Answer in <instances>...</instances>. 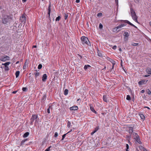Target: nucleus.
<instances>
[{
  "instance_id": "1",
  "label": "nucleus",
  "mask_w": 151,
  "mask_h": 151,
  "mask_svg": "<svg viewBox=\"0 0 151 151\" xmlns=\"http://www.w3.org/2000/svg\"><path fill=\"white\" fill-rule=\"evenodd\" d=\"M38 116L36 114H33L30 119V124L31 125H33V122L35 121V126L36 123L38 122Z\"/></svg>"
},
{
  "instance_id": "2",
  "label": "nucleus",
  "mask_w": 151,
  "mask_h": 151,
  "mask_svg": "<svg viewBox=\"0 0 151 151\" xmlns=\"http://www.w3.org/2000/svg\"><path fill=\"white\" fill-rule=\"evenodd\" d=\"M10 16L6 15L4 16L2 19V22L4 24H6L10 22L12 19Z\"/></svg>"
},
{
  "instance_id": "3",
  "label": "nucleus",
  "mask_w": 151,
  "mask_h": 151,
  "mask_svg": "<svg viewBox=\"0 0 151 151\" xmlns=\"http://www.w3.org/2000/svg\"><path fill=\"white\" fill-rule=\"evenodd\" d=\"M81 40L82 43L83 45H84L85 44L88 45H91V44L89 42L88 38L84 36H82L81 37Z\"/></svg>"
},
{
  "instance_id": "4",
  "label": "nucleus",
  "mask_w": 151,
  "mask_h": 151,
  "mask_svg": "<svg viewBox=\"0 0 151 151\" xmlns=\"http://www.w3.org/2000/svg\"><path fill=\"white\" fill-rule=\"evenodd\" d=\"M19 20L20 22L21 23H23L24 24L25 23L26 17L24 14L22 15V16H21Z\"/></svg>"
},
{
  "instance_id": "5",
  "label": "nucleus",
  "mask_w": 151,
  "mask_h": 151,
  "mask_svg": "<svg viewBox=\"0 0 151 151\" xmlns=\"http://www.w3.org/2000/svg\"><path fill=\"white\" fill-rule=\"evenodd\" d=\"M9 57L6 55H4L0 58V60L3 62H5L6 60H9Z\"/></svg>"
},
{
  "instance_id": "6",
  "label": "nucleus",
  "mask_w": 151,
  "mask_h": 151,
  "mask_svg": "<svg viewBox=\"0 0 151 151\" xmlns=\"http://www.w3.org/2000/svg\"><path fill=\"white\" fill-rule=\"evenodd\" d=\"M120 22H124V23H127L128 24H129V25H130L131 26H132L133 27H135L136 28H137V27L134 25L133 24L131 23L129 21L127 20H120Z\"/></svg>"
},
{
  "instance_id": "7",
  "label": "nucleus",
  "mask_w": 151,
  "mask_h": 151,
  "mask_svg": "<svg viewBox=\"0 0 151 151\" xmlns=\"http://www.w3.org/2000/svg\"><path fill=\"white\" fill-rule=\"evenodd\" d=\"M134 139L139 144H142V142L140 141L139 137V135H137V136L135 137Z\"/></svg>"
},
{
  "instance_id": "8",
  "label": "nucleus",
  "mask_w": 151,
  "mask_h": 151,
  "mask_svg": "<svg viewBox=\"0 0 151 151\" xmlns=\"http://www.w3.org/2000/svg\"><path fill=\"white\" fill-rule=\"evenodd\" d=\"M132 19L136 22H138L137 19V17L136 15V13L135 14H132L131 15Z\"/></svg>"
},
{
  "instance_id": "9",
  "label": "nucleus",
  "mask_w": 151,
  "mask_h": 151,
  "mask_svg": "<svg viewBox=\"0 0 151 151\" xmlns=\"http://www.w3.org/2000/svg\"><path fill=\"white\" fill-rule=\"evenodd\" d=\"M51 12V3L50 2V4L48 7V14L49 15V18H50V13Z\"/></svg>"
},
{
  "instance_id": "10",
  "label": "nucleus",
  "mask_w": 151,
  "mask_h": 151,
  "mask_svg": "<svg viewBox=\"0 0 151 151\" xmlns=\"http://www.w3.org/2000/svg\"><path fill=\"white\" fill-rule=\"evenodd\" d=\"M124 35V39L126 40H127L128 37L129 36V35L128 32H125Z\"/></svg>"
},
{
  "instance_id": "11",
  "label": "nucleus",
  "mask_w": 151,
  "mask_h": 151,
  "mask_svg": "<svg viewBox=\"0 0 151 151\" xmlns=\"http://www.w3.org/2000/svg\"><path fill=\"white\" fill-rule=\"evenodd\" d=\"M47 76L46 74H44L42 77V80L43 82H45L47 79Z\"/></svg>"
},
{
  "instance_id": "12",
  "label": "nucleus",
  "mask_w": 151,
  "mask_h": 151,
  "mask_svg": "<svg viewBox=\"0 0 151 151\" xmlns=\"http://www.w3.org/2000/svg\"><path fill=\"white\" fill-rule=\"evenodd\" d=\"M70 110H76L78 109V107L77 106H73L70 108Z\"/></svg>"
},
{
  "instance_id": "13",
  "label": "nucleus",
  "mask_w": 151,
  "mask_h": 151,
  "mask_svg": "<svg viewBox=\"0 0 151 151\" xmlns=\"http://www.w3.org/2000/svg\"><path fill=\"white\" fill-rule=\"evenodd\" d=\"M128 132H129L130 134L131 133H132L133 130V127H130L128 128Z\"/></svg>"
},
{
  "instance_id": "14",
  "label": "nucleus",
  "mask_w": 151,
  "mask_h": 151,
  "mask_svg": "<svg viewBox=\"0 0 151 151\" xmlns=\"http://www.w3.org/2000/svg\"><path fill=\"white\" fill-rule=\"evenodd\" d=\"M126 23H124V24H121L120 25H119L117 27V28H118V29L119 28H120L124 26H125L126 25Z\"/></svg>"
},
{
  "instance_id": "15",
  "label": "nucleus",
  "mask_w": 151,
  "mask_h": 151,
  "mask_svg": "<svg viewBox=\"0 0 151 151\" xmlns=\"http://www.w3.org/2000/svg\"><path fill=\"white\" fill-rule=\"evenodd\" d=\"M138 84L139 85H142L143 84H145V81L144 80L140 81L138 82Z\"/></svg>"
},
{
  "instance_id": "16",
  "label": "nucleus",
  "mask_w": 151,
  "mask_h": 151,
  "mask_svg": "<svg viewBox=\"0 0 151 151\" xmlns=\"http://www.w3.org/2000/svg\"><path fill=\"white\" fill-rule=\"evenodd\" d=\"M90 108L91 110L93 113H95V114H97V112L96 111L93 106H90Z\"/></svg>"
},
{
  "instance_id": "17",
  "label": "nucleus",
  "mask_w": 151,
  "mask_h": 151,
  "mask_svg": "<svg viewBox=\"0 0 151 151\" xmlns=\"http://www.w3.org/2000/svg\"><path fill=\"white\" fill-rule=\"evenodd\" d=\"M139 115L140 116L141 119L144 121L145 119V116L144 115L142 114H139Z\"/></svg>"
},
{
  "instance_id": "18",
  "label": "nucleus",
  "mask_w": 151,
  "mask_h": 151,
  "mask_svg": "<svg viewBox=\"0 0 151 151\" xmlns=\"http://www.w3.org/2000/svg\"><path fill=\"white\" fill-rule=\"evenodd\" d=\"M28 63L27 62V60H26L23 66V68L24 70L26 68L27 66L28 65Z\"/></svg>"
},
{
  "instance_id": "19",
  "label": "nucleus",
  "mask_w": 151,
  "mask_h": 151,
  "mask_svg": "<svg viewBox=\"0 0 151 151\" xmlns=\"http://www.w3.org/2000/svg\"><path fill=\"white\" fill-rule=\"evenodd\" d=\"M147 73L150 74H151V69L150 68H147L146 69Z\"/></svg>"
},
{
  "instance_id": "20",
  "label": "nucleus",
  "mask_w": 151,
  "mask_h": 151,
  "mask_svg": "<svg viewBox=\"0 0 151 151\" xmlns=\"http://www.w3.org/2000/svg\"><path fill=\"white\" fill-rule=\"evenodd\" d=\"M103 101L106 102H107V98L106 95H104L103 96Z\"/></svg>"
},
{
  "instance_id": "21",
  "label": "nucleus",
  "mask_w": 151,
  "mask_h": 151,
  "mask_svg": "<svg viewBox=\"0 0 151 151\" xmlns=\"http://www.w3.org/2000/svg\"><path fill=\"white\" fill-rule=\"evenodd\" d=\"M29 134V132H26L23 135V137H27Z\"/></svg>"
},
{
  "instance_id": "22",
  "label": "nucleus",
  "mask_w": 151,
  "mask_h": 151,
  "mask_svg": "<svg viewBox=\"0 0 151 151\" xmlns=\"http://www.w3.org/2000/svg\"><path fill=\"white\" fill-rule=\"evenodd\" d=\"M130 12L131 15L133 14H135L136 13L134 10L132 8L130 9Z\"/></svg>"
},
{
  "instance_id": "23",
  "label": "nucleus",
  "mask_w": 151,
  "mask_h": 151,
  "mask_svg": "<svg viewBox=\"0 0 151 151\" xmlns=\"http://www.w3.org/2000/svg\"><path fill=\"white\" fill-rule=\"evenodd\" d=\"M10 63V62H6L4 63H2V65H4L5 66H8L7 65H9Z\"/></svg>"
},
{
  "instance_id": "24",
  "label": "nucleus",
  "mask_w": 151,
  "mask_h": 151,
  "mask_svg": "<svg viewBox=\"0 0 151 151\" xmlns=\"http://www.w3.org/2000/svg\"><path fill=\"white\" fill-rule=\"evenodd\" d=\"M20 73V72L19 71H17L15 73V75L16 78H17L19 76Z\"/></svg>"
},
{
  "instance_id": "25",
  "label": "nucleus",
  "mask_w": 151,
  "mask_h": 151,
  "mask_svg": "<svg viewBox=\"0 0 151 151\" xmlns=\"http://www.w3.org/2000/svg\"><path fill=\"white\" fill-rule=\"evenodd\" d=\"M91 66L89 65H86L84 66V69L85 70H86L88 68L90 67Z\"/></svg>"
},
{
  "instance_id": "26",
  "label": "nucleus",
  "mask_w": 151,
  "mask_h": 151,
  "mask_svg": "<svg viewBox=\"0 0 151 151\" xmlns=\"http://www.w3.org/2000/svg\"><path fill=\"white\" fill-rule=\"evenodd\" d=\"M28 140L27 139H24L22 140L21 143V145H22L24 144V143L26 141H27Z\"/></svg>"
},
{
  "instance_id": "27",
  "label": "nucleus",
  "mask_w": 151,
  "mask_h": 151,
  "mask_svg": "<svg viewBox=\"0 0 151 151\" xmlns=\"http://www.w3.org/2000/svg\"><path fill=\"white\" fill-rule=\"evenodd\" d=\"M68 91L67 89H65L64 92V94L65 95H67L68 93Z\"/></svg>"
},
{
  "instance_id": "28",
  "label": "nucleus",
  "mask_w": 151,
  "mask_h": 151,
  "mask_svg": "<svg viewBox=\"0 0 151 151\" xmlns=\"http://www.w3.org/2000/svg\"><path fill=\"white\" fill-rule=\"evenodd\" d=\"M133 135V137L134 138L135 137L137 136V135H138V134L135 132H132V133Z\"/></svg>"
},
{
  "instance_id": "29",
  "label": "nucleus",
  "mask_w": 151,
  "mask_h": 151,
  "mask_svg": "<svg viewBox=\"0 0 151 151\" xmlns=\"http://www.w3.org/2000/svg\"><path fill=\"white\" fill-rule=\"evenodd\" d=\"M126 99L128 100H131V97L129 95H127Z\"/></svg>"
},
{
  "instance_id": "30",
  "label": "nucleus",
  "mask_w": 151,
  "mask_h": 151,
  "mask_svg": "<svg viewBox=\"0 0 151 151\" xmlns=\"http://www.w3.org/2000/svg\"><path fill=\"white\" fill-rule=\"evenodd\" d=\"M61 18V17L60 16H58V17H56L55 19L56 21H59Z\"/></svg>"
},
{
  "instance_id": "31",
  "label": "nucleus",
  "mask_w": 151,
  "mask_h": 151,
  "mask_svg": "<svg viewBox=\"0 0 151 151\" xmlns=\"http://www.w3.org/2000/svg\"><path fill=\"white\" fill-rule=\"evenodd\" d=\"M131 45L133 46H137L139 44L138 43H135L133 42L131 43Z\"/></svg>"
},
{
  "instance_id": "32",
  "label": "nucleus",
  "mask_w": 151,
  "mask_h": 151,
  "mask_svg": "<svg viewBox=\"0 0 151 151\" xmlns=\"http://www.w3.org/2000/svg\"><path fill=\"white\" fill-rule=\"evenodd\" d=\"M71 126V123L70 122L68 121L67 123V127L68 128H70Z\"/></svg>"
},
{
  "instance_id": "33",
  "label": "nucleus",
  "mask_w": 151,
  "mask_h": 151,
  "mask_svg": "<svg viewBox=\"0 0 151 151\" xmlns=\"http://www.w3.org/2000/svg\"><path fill=\"white\" fill-rule=\"evenodd\" d=\"M117 27L114 28L113 30V31L114 32H115L117 31V30L118 29V28H117Z\"/></svg>"
},
{
  "instance_id": "34",
  "label": "nucleus",
  "mask_w": 151,
  "mask_h": 151,
  "mask_svg": "<svg viewBox=\"0 0 151 151\" xmlns=\"http://www.w3.org/2000/svg\"><path fill=\"white\" fill-rule=\"evenodd\" d=\"M68 134V133H67L66 134H64L63 136H62V138L61 139V140H63L64 139V138L65 137V136L66 135Z\"/></svg>"
},
{
  "instance_id": "35",
  "label": "nucleus",
  "mask_w": 151,
  "mask_h": 151,
  "mask_svg": "<svg viewBox=\"0 0 151 151\" xmlns=\"http://www.w3.org/2000/svg\"><path fill=\"white\" fill-rule=\"evenodd\" d=\"M35 77H37L39 76L40 73L39 72H37L35 73Z\"/></svg>"
},
{
  "instance_id": "36",
  "label": "nucleus",
  "mask_w": 151,
  "mask_h": 151,
  "mask_svg": "<svg viewBox=\"0 0 151 151\" xmlns=\"http://www.w3.org/2000/svg\"><path fill=\"white\" fill-rule=\"evenodd\" d=\"M139 148L140 149H144V150H143L144 151H147L146 149H144V147H142V146H139Z\"/></svg>"
},
{
  "instance_id": "37",
  "label": "nucleus",
  "mask_w": 151,
  "mask_h": 151,
  "mask_svg": "<svg viewBox=\"0 0 151 151\" xmlns=\"http://www.w3.org/2000/svg\"><path fill=\"white\" fill-rule=\"evenodd\" d=\"M42 65L41 64H40L38 66V68L39 69H40L42 68Z\"/></svg>"
},
{
  "instance_id": "38",
  "label": "nucleus",
  "mask_w": 151,
  "mask_h": 151,
  "mask_svg": "<svg viewBox=\"0 0 151 151\" xmlns=\"http://www.w3.org/2000/svg\"><path fill=\"white\" fill-rule=\"evenodd\" d=\"M68 17V15L67 14H65V15H64V19L65 20H66L67 19V18Z\"/></svg>"
},
{
  "instance_id": "39",
  "label": "nucleus",
  "mask_w": 151,
  "mask_h": 151,
  "mask_svg": "<svg viewBox=\"0 0 151 151\" xmlns=\"http://www.w3.org/2000/svg\"><path fill=\"white\" fill-rule=\"evenodd\" d=\"M9 70V68L8 66H5V71H8Z\"/></svg>"
},
{
  "instance_id": "40",
  "label": "nucleus",
  "mask_w": 151,
  "mask_h": 151,
  "mask_svg": "<svg viewBox=\"0 0 151 151\" xmlns=\"http://www.w3.org/2000/svg\"><path fill=\"white\" fill-rule=\"evenodd\" d=\"M51 146L47 148L46 149L45 151H50Z\"/></svg>"
},
{
  "instance_id": "41",
  "label": "nucleus",
  "mask_w": 151,
  "mask_h": 151,
  "mask_svg": "<svg viewBox=\"0 0 151 151\" xmlns=\"http://www.w3.org/2000/svg\"><path fill=\"white\" fill-rule=\"evenodd\" d=\"M103 25L102 24L100 23L99 24V28L100 29H101L103 28Z\"/></svg>"
},
{
  "instance_id": "42",
  "label": "nucleus",
  "mask_w": 151,
  "mask_h": 151,
  "mask_svg": "<svg viewBox=\"0 0 151 151\" xmlns=\"http://www.w3.org/2000/svg\"><path fill=\"white\" fill-rule=\"evenodd\" d=\"M50 106H49V108H48L47 109V113H48V114H49V113H50Z\"/></svg>"
},
{
  "instance_id": "43",
  "label": "nucleus",
  "mask_w": 151,
  "mask_h": 151,
  "mask_svg": "<svg viewBox=\"0 0 151 151\" xmlns=\"http://www.w3.org/2000/svg\"><path fill=\"white\" fill-rule=\"evenodd\" d=\"M98 56L102 57V55L101 53L100 52H98Z\"/></svg>"
},
{
  "instance_id": "44",
  "label": "nucleus",
  "mask_w": 151,
  "mask_h": 151,
  "mask_svg": "<svg viewBox=\"0 0 151 151\" xmlns=\"http://www.w3.org/2000/svg\"><path fill=\"white\" fill-rule=\"evenodd\" d=\"M99 129V127L97 126L95 128L94 130H95L97 132L98 130Z\"/></svg>"
},
{
  "instance_id": "45",
  "label": "nucleus",
  "mask_w": 151,
  "mask_h": 151,
  "mask_svg": "<svg viewBox=\"0 0 151 151\" xmlns=\"http://www.w3.org/2000/svg\"><path fill=\"white\" fill-rule=\"evenodd\" d=\"M58 136V133L57 132H55V133L54 134V137H57Z\"/></svg>"
},
{
  "instance_id": "46",
  "label": "nucleus",
  "mask_w": 151,
  "mask_h": 151,
  "mask_svg": "<svg viewBox=\"0 0 151 151\" xmlns=\"http://www.w3.org/2000/svg\"><path fill=\"white\" fill-rule=\"evenodd\" d=\"M27 90V88L26 87H23L22 88V90L24 91H25Z\"/></svg>"
},
{
  "instance_id": "47",
  "label": "nucleus",
  "mask_w": 151,
  "mask_h": 151,
  "mask_svg": "<svg viewBox=\"0 0 151 151\" xmlns=\"http://www.w3.org/2000/svg\"><path fill=\"white\" fill-rule=\"evenodd\" d=\"M147 90H148V91H147V92L148 94H149V95H150V94H151V92H150V90L149 89H148Z\"/></svg>"
},
{
  "instance_id": "48",
  "label": "nucleus",
  "mask_w": 151,
  "mask_h": 151,
  "mask_svg": "<svg viewBox=\"0 0 151 151\" xmlns=\"http://www.w3.org/2000/svg\"><path fill=\"white\" fill-rule=\"evenodd\" d=\"M102 14L101 13H98L97 14V16L99 17V16H102Z\"/></svg>"
},
{
  "instance_id": "49",
  "label": "nucleus",
  "mask_w": 151,
  "mask_h": 151,
  "mask_svg": "<svg viewBox=\"0 0 151 151\" xmlns=\"http://www.w3.org/2000/svg\"><path fill=\"white\" fill-rule=\"evenodd\" d=\"M116 48V45L114 46L113 47H112V48L114 50H115Z\"/></svg>"
},
{
  "instance_id": "50",
  "label": "nucleus",
  "mask_w": 151,
  "mask_h": 151,
  "mask_svg": "<svg viewBox=\"0 0 151 151\" xmlns=\"http://www.w3.org/2000/svg\"><path fill=\"white\" fill-rule=\"evenodd\" d=\"M112 65L114 66L115 64V61H113V62H112Z\"/></svg>"
},
{
  "instance_id": "51",
  "label": "nucleus",
  "mask_w": 151,
  "mask_h": 151,
  "mask_svg": "<svg viewBox=\"0 0 151 151\" xmlns=\"http://www.w3.org/2000/svg\"><path fill=\"white\" fill-rule=\"evenodd\" d=\"M126 147H127V149H128L129 147V145L128 144H127L126 145Z\"/></svg>"
},
{
  "instance_id": "52",
  "label": "nucleus",
  "mask_w": 151,
  "mask_h": 151,
  "mask_svg": "<svg viewBox=\"0 0 151 151\" xmlns=\"http://www.w3.org/2000/svg\"><path fill=\"white\" fill-rule=\"evenodd\" d=\"M134 1L136 3H137L138 2H139V0H134Z\"/></svg>"
},
{
  "instance_id": "53",
  "label": "nucleus",
  "mask_w": 151,
  "mask_h": 151,
  "mask_svg": "<svg viewBox=\"0 0 151 151\" xmlns=\"http://www.w3.org/2000/svg\"><path fill=\"white\" fill-rule=\"evenodd\" d=\"M116 3L117 5L118 4V0H115Z\"/></svg>"
},
{
  "instance_id": "54",
  "label": "nucleus",
  "mask_w": 151,
  "mask_h": 151,
  "mask_svg": "<svg viewBox=\"0 0 151 151\" xmlns=\"http://www.w3.org/2000/svg\"><path fill=\"white\" fill-rule=\"evenodd\" d=\"M145 91L144 90H142L141 91V92L142 93H144Z\"/></svg>"
},
{
  "instance_id": "55",
  "label": "nucleus",
  "mask_w": 151,
  "mask_h": 151,
  "mask_svg": "<svg viewBox=\"0 0 151 151\" xmlns=\"http://www.w3.org/2000/svg\"><path fill=\"white\" fill-rule=\"evenodd\" d=\"M80 1V0H76V2L77 3H78Z\"/></svg>"
},
{
  "instance_id": "56",
  "label": "nucleus",
  "mask_w": 151,
  "mask_h": 151,
  "mask_svg": "<svg viewBox=\"0 0 151 151\" xmlns=\"http://www.w3.org/2000/svg\"><path fill=\"white\" fill-rule=\"evenodd\" d=\"M17 92V91H13L12 92V93H14V94H15V93H16Z\"/></svg>"
},
{
  "instance_id": "57",
  "label": "nucleus",
  "mask_w": 151,
  "mask_h": 151,
  "mask_svg": "<svg viewBox=\"0 0 151 151\" xmlns=\"http://www.w3.org/2000/svg\"><path fill=\"white\" fill-rule=\"evenodd\" d=\"M150 76V75H145V77H148V76Z\"/></svg>"
},
{
  "instance_id": "58",
  "label": "nucleus",
  "mask_w": 151,
  "mask_h": 151,
  "mask_svg": "<svg viewBox=\"0 0 151 151\" xmlns=\"http://www.w3.org/2000/svg\"><path fill=\"white\" fill-rule=\"evenodd\" d=\"M27 1V0H22V1L23 3Z\"/></svg>"
},
{
  "instance_id": "59",
  "label": "nucleus",
  "mask_w": 151,
  "mask_h": 151,
  "mask_svg": "<svg viewBox=\"0 0 151 151\" xmlns=\"http://www.w3.org/2000/svg\"><path fill=\"white\" fill-rule=\"evenodd\" d=\"M106 66H105L104 67V68L103 69V70H106Z\"/></svg>"
},
{
  "instance_id": "60",
  "label": "nucleus",
  "mask_w": 151,
  "mask_h": 151,
  "mask_svg": "<svg viewBox=\"0 0 151 151\" xmlns=\"http://www.w3.org/2000/svg\"><path fill=\"white\" fill-rule=\"evenodd\" d=\"M94 134V132H92L91 133V135H93Z\"/></svg>"
},
{
  "instance_id": "61",
  "label": "nucleus",
  "mask_w": 151,
  "mask_h": 151,
  "mask_svg": "<svg viewBox=\"0 0 151 151\" xmlns=\"http://www.w3.org/2000/svg\"><path fill=\"white\" fill-rule=\"evenodd\" d=\"M19 63V61H17V62H16V64H17L18 63Z\"/></svg>"
},
{
  "instance_id": "62",
  "label": "nucleus",
  "mask_w": 151,
  "mask_h": 151,
  "mask_svg": "<svg viewBox=\"0 0 151 151\" xmlns=\"http://www.w3.org/2000/svg\"><path fill=\"white\" fill-rule=\"evenodd\" d=\"M33 47L36 48L37 47V46L36 45H34Z\"/></svg>"
},
{
  "instance_id": "63",
  "label": "nucleus",
  "mask_w": 151,
  "mask_h": 151,
  "mask_svg": "<svg viewBox=\"0 0 151 151\" xmlns=\"http://www.w3.org/2000/svg\"><path fill=\"white\" fill-rule=\"evenodd\" d=\"M120 51L121 52L122 51V50L121 48H120L119 49Z\"/></svg>"
},
{
  "instance_id": "64",
  "label": "nucleus",
  "mask_w": 151,
  "mask_h": 151,
  "mask_svg": "<svg viewBox=\"0 0 151 151\" xmlns=\"http://www.w3.org/2000/svg\"><path fill=\"white\" fill-rule=\"evenodd\" d=\"M72 131V129H71V130H70V131L68 132H67V133H68H68H70V132H71V131Z\"/></svg>"
}]
</instances>
